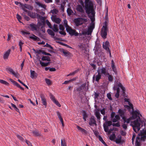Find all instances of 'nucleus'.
<instances>
[{
    "label": "nucleus",
    "instance_id": "obj_1",
    "mask_svg": "<svg viewBox=\"0 0 146 146\" xmlns=\"http://www.w3.org/2000/svg\"><path fill=\"white\" fill-rule=\"evenodd\" d=\"M128 104L129 106L125 105V107L128 110L132 109V116L128 118L123 116L122 119L125 123L126 122L127 123H129L130 122L131 125L134 131L137 133L140 130V126L141 127L143 125H145V122L140 120V116H141V115L140 114L139 111H134L133 105L130 102H129Z\"/></svg>",
    "mask_w": 146,
    "mask_h": 146
},
{
    "label": "nucleus",
    "instance_id": "obj_2",
    "mask_svg": "<svg viewBox=\"0 0 146 146\" xmlns=\"http://www.w3.org/2000/svg\"><path fill=\"white\" fill-rule=\"evenodd\" d=\"M85 10L86 13L89 15L91 13L92 16L90 17L92 21V23L95 20L94 16L95 14L94 8V1L92 0H85Z\"/></svg>",
    "mask_w": 146,
    "mask_h": 146
},
{
    "label": "nucleus",
    "instance_id": "obj_3",
    "mask_svg": "<svg viewBox=\"0 0 146 146\" xmlns=\"http://www.w3.org/2000/svg\"><path fill=\"white\" fill-rule=\"evenodd\" d=\"M120 87L122 90L123 94L125 93V88L123 86L122 84L120 82H117L115 83L114 86L113 87V89L114 90H116V92L115 94V96L117 98H118L119 97V88Z\"/></svg>",
    "mask_w": 146,
    "mask_h": 146
},
{
    "label": "nucleus",
    "instance_id": "obj_4",
    "mask_svg": "<svg viewBox=\"0 0 146 146\" xmlns=\"http://www.w3.org/2000/svg\"><path fill=\"white\" fill-rule=\"evenodd\" d=\"M87 21V17L84 15L83 17H79L76 19L74 20V22L77 26L82 25V24L86 22Z\"/></svg>",
    "mask_w": 146,
    "mask_h": 146
},
{
    "label": "nucleus",
    "instance_id": "obj_5",
    "mask_svg": "<svg viewBox=\"0 0 146 146\" xmlns=\"http://www.w3.org/2000/svg\"><path fill=\"white\" fill-rule=\"evenodd\" d=\"M145 132H141L140 133L138 134L139 137H136V141L135 143L136 146H140V138L139 136L141 137V140L144 141L146 137V135H145Z\"/></svg>",
    "mask_w": 146,
    "mask_h": 146
},
{
    "label": "nucleus",
    "instance_id": "obj_6",
    "mask_svg": "<svg viewBox=\"0 0 146 146\" xmlns=\"http://www.w3.org/2000/svg\"><path fill=\"white\" fill-rule=\"evenodd\" d=\"M108 23L105 21L104 23V25L103 26L102 28L101 33V35L102 37L104 39L106 38L107 32L108 31Z\"/></svg>",
    "mask_w": 146,
    "mask_h": 146
},
{
    "label": "nucleus",
    "instance_id": "obj_7",
    "mask_svg": "<svg viewBox=\"0 0 146 146\" xmlns=\"http://www.w3.org/2000/svg\"><path fill=\"white\" fill-rule=\"evenodd\" d=\"M66 30L67 32L71 36H78V35H80V34H79L75 30L72 29L70 27H68V28Z\"/></svg>",
    "mask_w": 146,
    "mask_h": 146
},
{
    "label": "nucleus",
    "instance_id": "obj_8",
    "mask_svg": "<svg viewBox=\"0 0 146 146\" xmlns=\"http://www.w3.org/2000/svg\"><path fill=\"white\" fill-rule=\"evenodd\" d=\"M97 72L98 74L101 75H104L105 76L107 75L108 73V70L104 67L102 68H98L97 70Z\"/></svg>",
    "mask_w": 146,
    "mask_h": 146
},
{
    "label": "nucleus",
    "instance_id": "obj_9",
    "mask_svg": "<svg viewBox=\"0 0 146 146\" xmlns=\"http://www.w3.org/2000/svg\"><path fill=\"white\" fill-rule=\"evenodd\" d=\"M22 9L25 12H27L28 11L25 9H27L29 10H31L33 9V7L31 5L25 4H23L21 3H20Z\"/></svg>",
    "mask_w": 146,
    "mask_h": 146
},
{
    "label": "nucleus",
    "instance_id": "obj_10",
    "mask_svg": "<svg viewBox=\"0 0 146 146\" xmlns=\"http://www.w3.org/2000/svg\"><path fill=\"white\" fill-rule=\"evenodd\" d=\"M89 124L91 126H96V122L94 116H92L90 119Z\"/></svg>",
    "mask_w": 146,
    "mask_h": 146
},
{
    "label": "nucleus",
    "instance_id": "obj_11",
    "mask_svg": "<svg viewBox=\"0 0 146 146\" xmlns=\"http://www.w3.org/2000/svg\"><path fill=\"white\" fill-rule=\"evenodd\" d=\"M7 70L9 71V73L13 75L17 78H19V74L17 72H15L12 68H7Z\"/></svg>",
    "mask_w": 146,
    "mask_h": 146
},
{
    "label": "nucleus",
    "instance_id": "obj_12",
    "mask_svg": "<svg viewBox=\"0 0 146 146\" xmlns=\"http://www.w3.org/2000/svg\"><path fill=\"white\" fill-rule=\"evenodd\" d=\"M51 19L53 22L58 24H60L61 21V19L60 18L57 17L56 16L52 15Z\"/></svg>",
    "mask_w": 146,
    "mask_h": 146
},
{
    "label": "nucleus",
    "instance_id": "obj_13",
    "mask_svg": "<svg viewBox=\"0 0 146 146\" xmlns=\"http://www.w3.org/2000/svg\"><path fill=\"white\" fill-rule=\"evenodd\" d=\"M95 24L94 23H91L90 26L88 28V32L87 34L90 35L91 34L93 29L94 28Z\"/></svg>",
    "mask_w": 146,
    "mask_h": 146
},
{
    "label": "nucleus",
    "instance_id": "obj_14",
    "mask_svg": "<svg viewBox=\"0 0 146 146\" xmlns=\"http://www.w3.org/2000/svg\"><path fill=\"white\" fill-rule=\"evenodd\" d=\"M60 51L61 53H63L65 56H70L71 55V54L69 51L63 49H61Z\"/></svg>",
    "mask_w": 146,
    "mask_h": 146
},
{
    "label": "nucleus",
    "instance_id": "obj_15",
    "mask_svg": "<svg viewBox=\"0 0 146 146\" xmlns=\"http://www.w3.org/2000/svg\"><path fill=\"white\" fill-rule=\"evenodd\" d=\"M40 97L43 105L45 106V108H46L47 106V102L44 95L41 94L40 95Z\"/></svg>",
    "mask_w": 146,
    "mask_h": 146
},
{
    "label": "nucleus",
    "instance_id": "obj_16",
    "mask_svg": "<svg viewBox=\"0 0 146 146\" xmlns=\"http://www.w3.org/2000/svg\"><path fill=\"white\" fill-rule=\"evenodd\" d=\"M95 115L98 121L99 122H100V119L101 118L100 117V111L99 110H96L94 112Z\"/></svg>",
    "mask_w": 146,
    "mask_h": 146
},
{
    "label": "nucleus",
    "instance_id": "obj_17",
    "mask_svg": "<svg viewBox=\"0 0 146 146\" xmlns=\"http://www.w3.org/2000/svg\"><path fill=\"white\" fill-rule=\"evenodd\" d=\"M84 7V6L78 5L76 7V9L78 11L80 12H84V11L83 9Z\"/></svg>",
    "mask_w": 146,
    "mask_h": 146
},
{
    "label": "nucleus",
    "instance_id": "obj_18",
    "mask_svg": "<svg viewBox=\"0 0 146 146\" xmlns=\"http://www.w3.org/2000/svg\"><path fill=\"white\" fill-rule=\"evenodd\" d=\"M109 43L108 41H106L105 43L103 45V48L107 50V51H109L110 54H111L110 52L109 48Z\"/></svg>",
    "mask_w": 146,
    "mask_h": 146
},
{
    "label": "nucleus",
    "instance_id": "obj_19",
    "mask_svg": "<svg viewBox=\"0 0 146 146\" xmlns=\"http://www.w3.org/2000/svg\"><path fill=\"white\" fill-rule=\"evenodd\" d=\"M11 50L9 49L7 51L5 52L3 56V58L4 59H7L10 54Z\"/></svg>",
    "mask_w": 146,
    "mask_h": 146
},
{
    "label": "nucleus",
    "instance_id": "obj_20",
    "mask_svg": "<svg viewBox=\"0 0 146 146\" xmlns=\"http://www.w3.org/2000/svg\"><path fill=\"white\" fill-rule=\"evenodd\" d=\"M30 77L32 79L36 78L37 76V74L34 70H30Z\"/></svg>",
    "mask_w": 146,
    "mask_h": 146
},
{
    "label": "nucleus",
    "instance_id": "obj_21",
    "mask_svg": "<svg viewBox=\"0 0 146 146\" xmlns=\"http://www.w3.org/2000/svg\"><path fill=\"white\" fill-rule=\"evenodd\" d=\"M101 75L98 73L97 75L94 76L93 77V80H95L96 81L98 82L101 79Z\"/></svg>",
    "mask_w": 146,
    "mask_h": 146
},
{
    "label": "nucleus",
    "instance_id": "obj_22",
    "mask_svg": "<svg viewBox=\"0 0 146 146\" xmlns=\"http://www.w3.org/2000/svg\"><path fill=\"white\" fill-rule=\"evenodd\" d=\"M76 127L82 133H83L86 134L87 133V131L86 130L80 127L78 125H77L76 126Z\"/></svg>",
    "mask_w": 146,
    "mask_h": 146
},
{
    "label": "nucleus",
    "instance_id": "obj_23",
    "mask_svg": "<svg viewBox=\"0 0 146 146\" xmlns=\"http://www.w3.org/2000/svg\"><path fill=\"white\" fill-rule=\"evenodd\" d=\"M27 12V14L28 16L32 18H34L36 17V14L35 13H33L30 11H28Z\"/></svg>",
    "mask_w": 146,
    "mask_h": 146
},
{
    "label": "nucleus",
    "instance_id": "obj_24",
    "mask_svg": "<svg viewBox=\"0 0 146 146\" xmlns=\"http://www.w3.org/2000/svg\"><path fill=\"white\" fill-rule=\"evenodd\" d=\"M120 119L119 116L118 115H116L112 119V120L113 122H115L119 121Z\"/></svg>",
    "mask_w": 146,
    "mask_h": 146
},
{
    "label": "nucleus",
    "instance_id": "obj_25",
    "mask_svg": "<svg viewBox=\"0 0 146 146\" xmlns=\"http://www.w3.org/2000/svg\"><path fill=\"white\" fill-rule=\"evenodd\" d=\"M29 28L32 31H36L37 30L36 26V25L33 24H31L29 25Z\"/></svg>",
    "mask_w": 146,
    "mask_h": 146
},
{
    "label": "nucleus",
    "instance_id": "obj_26",
    "mask_svg": "<svg viewBox=\"0 0 146 146\" xmlns=\"http://www.w3.org/2000/svg\"><path fill=\"white\" fill-rule=\"evenodd\" d=\"M111 68L113 71L115 72V73H116V70L115 68V67L114 65V63L113 60H112L111 61Z\"/></svg>",
    "mask_w": 146,
    "mask_h": 146
},
{
    "label": "nucleus",
    "instance_id": "obj_27",
    "mask_svg": "<svg viewBox=\"0 0 146 146\" xmlns=\"http://www.w3.org/2000/svg\"><path fill=\"white\" fill-rule=\"evenodd\" d=\"M82 115L83 117V119H84V121H86V119L88 117L87 114L86 112L85 111H83L82 112Z\"/></svg>",
    "mask_w": 146,
    "mask_h": 146
},
{
    "label": "nucleus",
    "instance_id": "obj_28",
    "mask_svg": "<svg viewBox=\"0 0 146 146\" xmlns=\"http://www.w3.org/2000/svg\"><path fill=\"white\" fill-rule=\"evenodd\" d=\"M29 38L30 39H32L34 40H37L38 41L39 40V38L34 35H33L32 36H30Z\"/></svg>",
    "mask_w": 146,
    "mask_h": 146
},
{
    "label": "nucleus",
    "instance_id": "obj_29",
    "mask_svg": "<svg viewBox=\"0 0 146 146\" xmlns=\"http://www.w3.org/2000/svg\"><path fill=\"white\" fill-rule=\"evenodd\" d=\"M61 146H67L66 143L65 139H61Z\"/></svg>",
    "mask_w": 146,
    "mask_h": 146
},
{
    "label": "nucleus",
    "instance_id": "obj_30",
    "mask_svg": "<svg viewBox=\"0 0 146 146\" xmlns=\"http://www.w3.org/2000/svg\"><path fill=\"white\" fill-rule=\"evenodd\" d=\"M107 75H108V78L109 81L111 82H112L113 80V76L110 74L108 72L107 74Z\"/></svg>",
    "mask_w": 146,
    "mask_h": 146
},
{
    "label": "nucleus",
    "instance_id": "obj_31",
    "mask_svg": "<svg viewBox=\"0 0 146 146\" xmlns=\"http://www.w3.org/2000/svg\"><path fill=\"white\" fill-rule=\"evenodd\" d=\"M40 64L42 66H48L49 64L50 63V62H48L47 63H44L40 60Z\"/></svg>",
    "mask_w": 146,
    "mask_h": 146
},
{
    "label": "nucleus",
    "instance_id": "obj_32",
    "mask_svg": "<svg viewBox=\"0 0 146 146\" xmlns=\"http://www.w3.org/2000/svg\"><path fill=\"white\" fill-rule=\"evenodd\" d=\"M42 60L43 61L47 60L48 61H50V58L48 56H43L42 58Z\"/></svg>",
    "mask_w": 146,
    "mask_h": 146
},
{
    "label": "nucleus",
    "instance_id": "obj_33",
    "mask_svg": "<svg viewBox=\"0 0 146 146\" xmlns=\"http://www.w3.org/2000/svg\"><path fill=\"white\" fill-rule=\"evenodd\" d=\"M35 3L36 4H37V5H38L39 6H40L42 8H46V6L44 4H42L41 3L39 2H35Z\"/></svg>",
    "mask_w": 146,
    "mask_h": 146
},
{
    "label": "nucleus",
    "instance_id": "obj_34",
    "mask_svg": "<svg viewBox=\"0 0 146 146\" xmlns=\"http://www.w3.org/2000/svg\"><path fill=\"white\" fill-rule=\"evenodd\" d=\"M52 29L55 32H58L59 30L58 28V25H57L54 24Z\"/></svg>",
    "mask_w": 146,
    "mask_h": 146
},
{
    "label": "nucleus",
    "instance_id": "obj_35",
    "mask_svg": "<svg viewBox=\"0 0 146 146\" xmlns=\"http://www.w3.org/2000/svg\"><path fill=\"white\" fill-rule=\"evenodd\" d=\"M47 31L48 34H49L50 35L52 36H54L55 34L50 29H48L47 30Z\"/></svg>",
    "mask_w": 146,
    "mask_h": 146
},
{
    "label": "nucleus",
    "instance_id": "obj_36",
    "mask_svg": "<svg viewBox=\"0 0 146 146\" xmlns=\"http://www.w3.org/2000/svg\"><path fill=\"white\" fill-rule=\"evenodd\" d=\"M23 44L24 43L21 40H20L19 42V45L20 47V51L21 52L22 51V47Z\"/></svg>",
    "mask_w": 146,
    "mask_h": 146
},
{
    "label": "nucleus",
    "instance_id": "obj_37",
    "mask_svg": "<svg viewBox=\"0 0 146 146\" xmlns=\"http://www.w3.org/2000/svg\"><path fill=\"white\" fill-rule=\"evenodd\" d=\"M16 136L17 138L19 139L21 141L23 142H24L25 141V140L24 139L21 135L17 134L16 135Z\"/></svg>",
    "mask_w": 146,
    "mask_h": 146
},
{
    "label": "nucleus",
    "instance_id": "obj_38",
    "mask_svg": "<svg viewBox=\"0 0 146 146\" xmlns=\"http://www.w3.org/2000/svg\"><path fill=\"white\" fill-rule=\"evenodd\" d=\"M45 81L46 83L48 85H49L51 84L52 82L50 80L47 78H46L45 79Z\"/></svg>",
    "mask_w": 146,
    "mask_h": 146
},
{
    "label": "nucleus",
    "instance_id": "obj_39",
    "mask_svg": "<svg viewBox=\"0 0 146 146\" xmlns=\"http://www.w3.org/2000/svg\"><path fill=\"white\" fill-rule=\"evenodd\" d=\"M0 82L6 85L9 86V84L7 82L3 80L0 79Z\"/></svg>",
    "mask_w": 146,
    "mask_h": 146
},
{
    "label": "nucleus",
    "instance_id": "obj_40",
    "mask_svg": "<svg viewBox=\"0 0 146 146\" xmlns=\"http://www.w3.org/2000/svg\"><path fill=\"white\" fill-rule=\"evenodd\" d=\"M51 13L54 15H55L58 13V11L56 9H54L51 10Z\"/></svg>",
    "mask_w": 146,
    "mask_h": 146
},
{
    "label": "nucleus",
    "instance_id": "obj_41",
    "mask_svg": "<svg viewBox=\"0 0 146 146\" xmlns=\"http://www.w3.org/2000/svg\"><path fill=\"white\" fill-rule=\"evenodd\" d=\"M64 25L66 28V29L68 28V27H70L68 25L67 21L65 19L64 21Z\"/></svg>",
    "mask_w": 146,
    "mask_h": 146
},
{
    "label": "nucleus",
    "instance_id": "obj_42",
    "mask_svg": "<svg viewBox=\"0 0 146 146\" xmlns=\"http://www.w3.org/2000/svg\"><path fill=\"white\" fill-rule=\"evenodd\" d=\"M115 142L117 144L120 143L121 142V137H120L119 138L116 139L115 140Z\"/></svg>",
    "mask_w": 146,
    "mask_h": 146
},
{
    "label": "nucleus",
    "instance_id": "obj_43",
    "mask_svg": "<svg viewBox=\"0 0 146 146\" xmlns=\"http://www.w3.org/2000/svg\"><path fill=\"white\" fill-rule=\"evenodd\" d=\"M118 112L121 117H122V116L124 114V112L122 110H121V109H119V110L118 111Z\"/></svg>",
    "mask_w": 146,
    "mask_h": 146
},
{
    "label": "nucleus",
    "instance_id": "obj_44",
    "mask_svg": "<svg viewBox=\"0 0 146 146\" xmlns=\"http://www.w3.org/2000/svg\"><path fill=\"white\" fill-rule=\"evenodd\" d=\"M103 125L105 131L106 132H108V126H107V125H106V124L105 123Z\"/></svg>",
    "mask_w": 146,
    "mask_h": 146
},
{
    "label": "nucleus",
    "instance_id": "obj_45",
    "mask_svg": "<svg viewBox=\"0 0 146 146\" xmlns=\"http://www.w3.org/2000/svg\"><path fill=\"white\" fill-rule=\"evenodd\" d=\"M68 14L69 15H70L73 13L72 10L70 8H68L67 10Z\"/></svg>",
    "mask_w": 146,
    "mask_h": 146
},
{
    "label": "nucleus",
    "instance_id": "obj_46",
    "mask_svg": "<svg viewBox=\"0 0 146 146\" xmlns=\"http://www.w3.org/2000/svg\"><path fill=\"white\" fill-rule=\"evenodd\" d=\"M115 136L114 134H113L110 137V139L111 140H113L115 138Z\"/></svg>",
    "mask_w": 146,
    "mask_h": 146
},
{
    "label": "nucleus",
    "instance_id": "obj_47",
    "mask_svg": "<svg viewBox=\"0 0 146 146\" xmlns=\"http://www.w3.org/2000/svg\"><path fill=\"white\" fill-rule=\"evenodd\" d=\"M112 122L111 121H107L105 123L106 125L109 126H110L112 124Z\"/></svg>",
    "mask_w": 146,
    "mask_h": 146
},
{
    "label": "nucleus",
    "instance_id": "obj_48",
    "mask_svg": "<svg viewBox=\"0 0 146 146\" xmlns=\"http://www.w3.org/2000/svg\"><path fill=\"white\" fill-rule=\"evenodd\" d=\"M33 133L35 136H38L40 135V134L39 133L36 131H33Z\"/></svg>",
    "mask_w": 146,
    "mask_h": 146
},
{
    "label": "nucleus",
    "instance_id": "obj_49",
    "mask_svg": "<svg viewBox=\"0 0 146 146\" xmlns=\"http://www.w3.org/2000/svg\"><path fill=\"white\" fill-rule=\"evenodd\" d=\"M46 23L48 26L49 27V28H50V29H52V27L51 26V24L47 20H46Z\"/></svg>",
    "mask_w": 146,
    "mask_h": 146
},
{
    "label": "nucleus",
    "instance_id": "obj_50",
    "mask_svg": "<svg viewBox=\"0 0 146 146\" xmlns=\"http://www.w3.org/2000/svg\"><path fill=\"white\" fill-rule=\"evenodd\" d=\"M55 104L57 105L58 107H61V105L56 100L53 102Z\"/></svg>",
    "mask_w": 146,
    "mask_h": 146
},
{
    "label": "nucleus",
    "instance_id": "obj_51",
    "mask_svg": "<svg viewBox=\"0 0 146 146\" xmlns=\"http://www.w3.org/2000/svg\"><path fill=\"white\" fill-rule=\"evenodd\" d=\"M124 121V123L122 125V126L123 129H127V124H125V123H126L127 124H128V123H127L126 122H125V121Z\"/></svg>",
    "mask_w": 146,
    "mask_h": 146
},
{
    "label": "nucleus",
    "instance_id": "obj_52",
    "mask_svg": "<svg viewBox=\"0 0 146 146\" xmlns=\"http://www.w3.org/2000/svg\"><path fill=\"white\" fill-rule=\"evenodd\" d=\"M21 33L24 35H29L30 34V33L27 31H21Z\"/></svg>",
    "mask_w": 146,
    "mask_h": 146
},
{
    "label": "nucleus",
    "instance_id": "obj_53",
    "mask_svg": "<svg viewBox=\"0 0 146 146\" xmlns=\"http://www.w3.org/2000/svg\"><path fill=\"white\" fill-rule=\"evenodd\" d=\"M99 139L100 141H101V142L104 144H106L105 142L103 140L102 138L100 136H99Z\"/></svg>",
    "mask_w": 146,
    "mask_h": 146
},
{
    "label": "nucleus",
    "instance_id": "obj_54",
    "mask_svg": "<svg viewBox=\"0 0 146 146\" xmlns=\"http://www.w3.org/2000/svg\"><path fill=\"white\" fill-rule=\"evenodd\" d=\"M33 51L35 52L36 54H39L41 52V51L40 50H36L34 49H33Z\"/></svg>",
    "mask_w": 146,
    "mask_h": 146
},
{
    "label": "nucleus",
    "instance_id": "obj_55",
    "mask_svg": "<svg viewBox=\"0 0 146 146\" xmlns=\"http://www.w3.org/2000/svg\"><path fill=\"white\" fill-rule=\"evenodd\" d=\"M57 115L58 116V118L59 119H61L62 118L61 115L60 114V113L58 111H57L56 112Z\"/></svg>",
    "mask_w": 146,
    "mask_h": 146
},
{
    "label": "nucleus",
    "instance_id": "obj_56",
    "mask_svg": "<svg viewBox=\"0 0 146 146\" xmlns=\"http://www.w3.org/2000/svg\"><path fill=\"white\" fill-rule=\"evenodd\" d=\"M59 29L60 30L64 31L65 28L62 25L60 24L59 25Z\"/></svg>",
    "mask_w": 146,
    "mask_h": 146
},
{
    "label": "nucleus",
    "instance_id": "obj_57",
    "mask_svg": "<svg viewBox=\"0 0 146 146\" xmlns=\"http://www.w3.org/2000/svg\"><path fill=\"white\" fill-rule=\"evenodd\" d=\"M100 111L101 112V113L103 115H104L105 114V110L104 108L103 109H102L100 110Z\"/></svg>",
    "mask_w": 146,
    "mask_h": 146
},
{
    "label": "nucleus",
    "instance_id": "obj_58",
    "mask_svg": "<svg viewBox=\"0 0 146 146\" xmlns=\"http://www.w3.org/2000/svg\"><path fill=\"white\" fill-rule=\"evenodd\" d=\"M23 17L27 21H29L30 20V18L26 16L25 15H23Z\"/></svg>",
    "mask_w": 146,
    "mask_h": 146
},
{
    "label": "nucleus",
    "instance_id": "obj_59",
    "mask_svg": "<svg viewBox=\"0 0 146 146\" xmlns=\"http://www.w3.org/2000/svg\"><path fill=\"white\" fill-rule=\"evenodd\" d=\"M107 97L110 100H112L111 97V94L110 93H108L107 94Z\"/></svg>",
    "mask_w": 146,
    "mask_h": 146
},
{
    "label": "nucleus",
    "instance_id": "obj_60",
    "mask_svg": "<svg viewBox=\"0 0 146 146\" xmlns=\"http://www.w3.org/2000/svg\"><path fill=\"white\" fill-rule=\"evenodd\" d=\"M112 125L113 126H116L117 127H119L120 126L119 124L118 123H113L112 124Z\"/></svg>",
    "mask_w": 146,
    "mask_h": 146
},
{
    "label": "nucleus",
    "instance_id": "obj_61",
    "mask_svg": "<svg viewBox=\"0 0 146 146\" xmlns=\"http://www.w3.org/2000/svg\"><path fill=\"white\" fill-rule=\"evenodd\" d=\"M50 98L54 102L56 100L55 99L53 95H50Z\"/></svg>",
    "mask_w": 146,
    "mask_h": 146
},
{
    "label": "nucleus",
    "instance_id": "obj_62",
    "mask_svg": "<svg viewBox=\"0 0 146 146\" xmlns=\"http://www.w3.org/2000/svg\"><path fill=\"white\" fill-rule=\"evenodd\" d=\"M40 19L42 20V23L44 25L45 23V21H44V18L42 17H40Z\"/></svg>",
    "mask_w": 146,
    "mask_h": 146
},
{
    "label": "nucleus",
    "instance_id": "obj_63",
    "mask_svg": "<svg viewBox=\"0 0 146 146\" xmlns=\"http://www.w3.org/2000/svg\"><path fill=\"white\" fill-rule=\"evenodd\" d=\"M59 33L62 35H66V33L63 31H60L59 32Z\"/></svg>",
    "mask_w": 146,
    "mask_h": 146
},
{
    "label": "nucleus",
    "instance_id": "obj_64",
    "mask_svg": "<svg viewBox=\"0 0 146 146\" xmlns=\"http://www.w3.org/2000/svg\"><path fill=\"white\" fill-rule=\"evenodd\" d=\"M26 142L27 143V144L28 145V146H32L31 145V143L29 142V141H27V140H25Z\"/></svg>",
    "mask_w": 146,
    "mask_h": 146
}]
</instances>
